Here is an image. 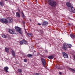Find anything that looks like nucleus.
Wrapping results in <instances>:
<instances>
[{
  "label": "nucleus",
  "instance_id": "obj_15",
  "mask_svg": "<svg viewBox=\"0 0 75 75\" xmlns=\"http://www.w3.org/2000/svg\"><path fill=\"white\" fill-rule=\"evenodd\" d=\"M16 17H18L19 18L20 17V15L18 12L16 13Z\"/></svg>",
  "mask_w": 75,
  "mask_h": 75
},
{
  "label": "nucleus",
  "instance_id": "obj_20",
  "mask_svg": "<svg viewBox=\"0 0 75 75\" xmlns=\"http://www.w3.org/2000/svg\"><path fill=\"white\" fill-rule=\"evenodd\" d=\"M27 35L29 37H31L33 35V34L31 33H27Z\"/></svg>",
  "mask_w": 75,
  "mask_h": 75
},
{
  "label": "nucleus",
  "instance_id": "obj_29",
  "mask_svg": "<svg viewBox=\"0 0 75 75\" xmlns=\"http://www.w3.org/2000/svg\"><path fill=\"white\" fill-rule=\"evenodd\" d=\"M68 25L70 26L71 25V23H68L67 24Z\"/></svg>",
  "mask_w": 75,
  "mask_h": 75
},
{
  "label": "nucleus",
  "instance_id": "obj_1",
  "mask_svg": "<svg viewBox=\"0 0 75 75\" xmlns=\"http://www.w3.org/2000/svg\"><path fill=\"white\" fill-rule=\"evenodd\" d=\"M0 21L2 23L7 24V23H11L13 22V19L11 18H9L8 21L7 19L2 18L0 19Z\"/></svg>",
  "mask_w": 75,
  "mask_h": 75
},
{
  "label": "nucleus",
  "instance_id": "obj_8",
  "mask_svg": "<svg viewBox=\"0 0 75 75\" xmlns=\"http://www.w3.org/2000/svg\"><path fill=\"white\" fill-rule=\"evenodd\" d=\"M41 61H42L44 65H45L46 63L45 62V59H44L43 58H42L41 59Z\"/></svg>",
  "mask_w": 75,
  "mask_h": 75
},
{
  "label": "nucleus",
  "instance_id": "obj_11",
  "mask_svg": "<svg viewBox=\"0 0 75 75\" xmlns=\"http://www.w3.org/2000/svg\"><path fill=\"white\" fill-rule=\"evenodd\" d=\"M15 29H16V30H17V31H21V28L17 26H16L15 27Z\"/></svg>",
  "mask_w": 75,
  "mask_h": 75
},
{
  "label": "nucleus",
  "instance_id": "obj_30",
  "mask_svg": "<svg viewBox=\"0 0 75 75\" xmlns=\"http://www.w3.org/2000/svg\"><path fill=\"white\" fill-rule=\"evenodd\" d=\"M38 25H41V24H40V23H38Z\"/></svg>",
  "mask_w": 75,
  "mask_h": 75
},
{
  "label": "nucleus",
  "instance_id": "obj_3",
  "mask_svg": "<svg viewBox=\"0 0 75 75\" xmlns=\"http://www.w3.org/2000/svg\"><path fill=\"white\" fill-rule=\"evenodd\" d=\"M66 4L67 6L69 7L68 9L69 10H71L72 12L75 13V10L74 8V7L72 6L71 4L68 2L66 3Z\"/></svg>",
  "mask_w": 75,
  "mask_h": 75
},
{
  "label": "nucleus",
  "instance_id": "obj_6",
  "mask_svg": "<svg viewBox=\"0 0 75 75\" xmlns=\"http://www.w3.org/2000/svg\"><path fill=\"white\" fill-rule=\"evenodd\" d=\"M8 31L11 34H16V33L14 32V30L13 29H8Z\"/></svg>",
  "mask_w": 75,
  "mask_h": 75
},
{
  "label": "nucleus",
  "instance_id": "obj_12",
  "mask_svg": "<svg viewBox=\"0 0 75 75\" xmlns=\"http://www.w3.org/2000/svg\"><path fill=\"white\" fill-rule=\"evenodd\" d=\"M12 55L13 57H16V52L14 50H12L11 52Z\"/></svg>",
  "mask_w": 75,
  "mask_h": 75
},
{
  "label": "nucleus",
  "instance_id": "obj_22",
  "mask_svg": "<svg viewBox=\"0 0 75 75\" xmlns=\"http://www.w3.org/2000/svg\"><path fill=\"white\" fill-rule=\"evenodd\" d=\"M2 37H3V38H6L7 37H8L6 35L4 34H3L2 35Z\"/></svg>",
  "mask_w": 75,
  "mask_h": 75
},
{
  "label": "nucleus",
  "instance_id": "obj_16",
  "mask_svg": "<svg viewBox=\"0 0 75 75\" xmlns=\"http://www.w3.org/2000/svg\"><path fill=\"white\" fill-rule=\"evenodd\" d=\"M21 15L22 17H23V18H25V16L24 15V13H23V11H22V12L21 13Z\"/></svg>",
  "mask_w": 75,
  "mask_h": 75
},
{
  "label": "nucleus",
  "instance_id": "obj_21",
  "mask_svg": "<svg viewBox=\"0 0 75 75\" xmlns=\"http://www.w3.org/2000/svg\"><path fill=\"white\" fill-rule=\"evenodd\" d=\"M54 58V56H49L48 57V58L49 59H53V58Z\"/></svg>",
  "mask_w": 75,
  "mask_h": 75
},
{
  "label": "nucleus",
  "instance_id": "obj_34",
  "mask_svg": "<svg viewBox=\"0 0 75 75\" xmlns=\"http://www.w3.org/2000/svg\"><path fill=\"white\" fill-rule=\"evenodd\" d=\"M4 0V1H7L8 0Z\"/></svg>",
  "mask_w": 75,
  "mask_h": 75
},
{
  "label": "nucleus",
  "instance_id": "obj_18",
  "mask_svg": "<svg viewBox=\"0 0 75 75\" xmlns=\"http://www.w3.org/2000/svg\"><path fill=\"white\" fill-rule=\"evenodd\" d=\"M67 48H71L72 47V45H71V44H68L67 43Z\"/></svg>",
  "mask_w": 75,
  "mask_h": 75
},
{
  "label": "nucleus",
  "instance_id": "obj_37",
  "mask_svg": "<svg viewBox=\"0 0 75 75\" xmlns=\"http://www.w3.org/2000/svg\"><path fill=\"white\" fill-rule=\"evenodd\" d=\"M23 23H24V22H23Z\"/></svg>",
  "mask_w": 75,
  "mask_h": 75
},
{
  "label": "nucleus",
  "instance_id": "obj_7",
  "mask_svg": "<svg viewBox=\"0 0 75 75\" xmlns=\"http://www.w3.org/2000/svg\"><path fill=\"white\" fill-rule=\"evenodd\" d=\"M62 54L64 57L65 58H67L68 57V54H67L65 52H63Z\"/></svg>",
  "mask_w": 75,
  "mask_h": 75
},
{
  "label": "nucleus",
  "instance_id": "obj_32",
  "mask_svg": "<svg viewBox=\"0 0 75 75\" xmlns=\"http://www.w3.org/2000/svg\"><path fill=\"white\" fill-rule=\"evenodd\" d=\"M59 74H62V73H61V72H59Z\"/></svg>",
  "mask_w": 75,
  "mask_h": 75
},
{
  "label": "nucleus",
  "instance_id": "obj_25",
  "mask_svg": "<svg viewBox=\"0 0 75 75\" xmlns=\"http://www.w3.org/2000/svg\"><path fill=\"white\" fill-rule=\"evenodd\" d=\"M18 32L20 34H23V31H21V30H19L18 31Z\"/></svg>",
  "mask_w": 75,
  "mask_h": 75
},
{
  "label": "nucleus",
  "instance_id": "obj_36",
  "mask_svg": "<svg viewBox=\"0 0 75 75\" xmlns=\"http://www.w3.org/2000/svg\"><path fill=\"white\" fill-rule=\"evenodd\" d=\"M30 21H31V19H30Z\"/></svg>",
  "mask_w": 75,
  "mask_h": 75
},
{
  "label": "nucleus",
  "instance_id": "obj_33",
  "mask_svg": "<svg viewBox=\"0 0 75 75\" xmlns=\"http://www.w3.org/2000/svg\"><path fill=\"white\" fill-rule=\"evenodd\" d=\"M6 36H8V37H10V36L9 35H6Z\"/></svg>",
  "mask_w": 75,
  "mask_h": 75
},
{
  "label": "nucleus",
  "instance_id": "obj_23",
  "mask_svg": "<svg viewBox=\"0 0 75 75\" xmlns=\"http://www.w3.org/2000/svg\"><path fill=\"white\" fill-rule=\"evenodd\" d=\"M32 55H33L31 54H29L27 56L28 57H32Z\"/></svg>",
  "mask_w": 75,
  "mask_h": 75
},
{
  "label": "nucleus",
  "instance_id": "obj_35",
  "mask_svg": "<svg viewBox=\"0 0 75 75\" xmlns=\"http://www.w3.org/2000/svg\"><path fill=\"white\" fill-rule=\"evenodd\" d=\"M35 2L36 3H37V1H36Z\"/></svg>",
  "mask_w": 75,
  "mask_h": 75
},
{
  "label": "nucleus",
  "instance_id": "obj_2",
  "mask_svg": "<svg viewBox=\"0 0 75 75\" xmlns=\"http://www.w3.org/2000/svg\"><path fill=\"white\" fill-rule=\"evenodd\" d=\"M48 4L51 6L52 7H56L57 6V2L53 0H48Z\"/></svg>",
  "mask_w": 75,
  "mask_h": 75
},
{
  "label": "nucleus",
  "instance_id": "obj_19",
  "mask_svg": "<svg viewBox=\"0 0 75 75\" xmlns=\"http://www.w3.org/2000/svg\"><path fill=\"white\" fill-rule=\"evenodd\" d=\"M70 37L72 38H75V35L72 34H70Z\"/></svg>",
  "mask_w": 75,
  "mask_h": 75
},
{
  "label": "nucleus",
  "instance_id": "obj_5",
  "mask_svg": "<svg viewBox=\"0 0 75 75\" xmlns=\"http://www.w3.org/2000/svg\"><path fill=\"white\" fill-rule=\"evenodd\" d=\"M62 49L64 50H67L68 49L67 46V43H64L63 44V46L62 47Z\"/></svg>",
  "mask_w": 75,
  "mask_h": 75
},
{
  "label": "nucleus",
  "instance_id": "obj_17",
  "mask_svg": "<svg viewBox=\"0 0 75 75\" xmlns=\"http://www.w3.org/2000/svg\"><path fill=\"white\" fill-rule=\"evenodd\" d=\"M5 51L6 52H9V49L7 47L5 48Z\"/></svg>",
  "mask_w": 75,
  "mask_h": 75
},
{
  "label": "nucleus",
  "instance_id": "obj_26",
  "mask_svg": "<svg viewBox=\"0 0 75 75\" xmlns=\"http://www.w3.org/2000/svg\"><path fill=\"white\" fill-rule=\"evenodd\" d=\"M24 61L25 62H27V59H24Z\"/></svg>",
  "mask_w": 75,
  "mask_h": 75
},
{
  "label": "nucleus",
  "instance_id": "obj_24",
  "mask_svg": "<svg viewBox=\"0 0 75 75\" xmlns=\"http://www.w3.org/2000/svg\"><path fill=\"white\" fill-rule=\"evenodd\" d=\"M18 71H19V72H20V73H21L22 72V71L21 70V69H19Z\"/></svg>",
  "mask_w": 75,
  "mask_h": 75
},
{
  "label": "nucleus",
  "instance_id": "obj_31",
  "mask_svg": "<svg viewBox=\"0 0 75 75\" xmlns=\"http://www.w3.org/2000/svg\"><path fill=\"white\" fill-rule=\"evenodd\" d=\"M18 11L19 12H20V9H18Z\"/></svg>",
  "mask_w": 75,
  "mask_h": 75
},
{
  "label": "nucleus",
  "instance_id": "obj_4",
  "mask_svg": "<svg viewBox=\"0 0 75 75\" xmlns=\"http://www.w3.org/2000/svg\"><path fill=\"white\" fill-rule=\"evenodd\" d=\"M20 44H21L22 45H23V44H28V43H27V42L26 40H21L20 42Z\"/></svg>",
  "mask_w": 75,
  "mask_h": 75
},
{
  "label": "nucleus",
  "instance_id": "obj_28",
  "mask_svg": "<svg viewBox=\"0 0 75 75\" xmlns=\"http://www.w3.org/2000/svg\"><path fill=\"white\" fill-rule=\"evenodd\" d=\"M34 74H35V75H40V74H39V73H34Z\"/></svg>",
  "mask_w": 75,
  "mask_h": 75
},
{
  "label": "nucleus",
  "instance_id": "obj_27",
  "mask_svg": "<svg viewBox=\"0 0 75 75\" xmlns=\"http://www.w3.org/2000/svg\"><path fill=\"white\" fill-rule=\"evenodd\" d=\"M55 67H56V68H57V69H59L60 68L59 67H58L57 65H56Z\"/></svg>",
  "mask_w": 75,
  "mask_h": 75
},
{
  "label": "nucleus",
  "instance_id": "obj_9",
  "mask_svg": "<svg viewBox=\"0 0 75 75\" xmlns=\"http://www.w3.org/2000/svg\"><path fill=\"white\" fill-rule=\"evenodd\" d=\"M48 22L47 21H44L43 22L42 25L43 26H46V25H48Z\"/></svg>",
  "mask_w": 75,
  "mask_h": 75
},
{
  "label": "nucleus",
  "instance_id": "obj_13",
  "mask_svg": "<svg viewBox=\"0 0 75 75\" xmlns=\"http://www.w3.org/2000/svg\"><path fill=\"white\" fill-rule=\"evenodd\" d=\"M4 5V2L3 1H1L0 2V5L1 6H3Z\"/></svg>",
  "mask_w": 75,
  "mask_h": 75
},
{
  "label": "nucleus",
  "instance_id": "obj_14",
  "mask_svg": "<svg viewBox=\"0 0 75 75\" xmlns=\"http://www.w3.org/2000/svg\"><path fill=\"white\" fill-rule=\"evenodd\" d=\"M69 70L73 72V73H75V70L71 68H69Z\"/></svg>",
  "mask_w": 75,
  "mask_h": 75
},
{
  "label": "nucleus",
  "instance_id": "obj_10",
  "mask_svg": "<svg viewBox=\"0 0 75 75\" xmlns=\"http://www.w3.org/2000/svg\"><path fill=\"white\" fill-rule=\"evenodd\" d=\"M8 69V67L7 66L5 67L4 68V69L5 71V72H8V71L7 70Z\"/></svg>",
  "mask_w": 75,
  "mask_h": 75
}]
</instances>
